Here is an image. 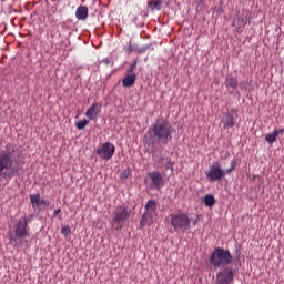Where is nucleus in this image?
I'll return each mask as SVG.
<instances>
[{"instance_id":"423d86ee","label":"nucleus","mask_w":284,"mask_h":284,"mask_svg":"<svg viewBox=\"0 0 284 284\" xmlns=\"http://www.w3.org/2000/svg\"><path fill=\"white\" fill-rule=\"evenodd\" d=\"M30 227H28V217H20L19 221H17L12 226V232L16 236L12 234L9 235L10 243H14L17 239H26L30 236V233H28Z\"/></svg>"},{"instance_id":"4468645a","label":"nucleus","mask_w":284,"mask_h":284,"mask_svg":"<svg viewBox=\"0 0 284 284\" xmlns=\"http://www.w3.org/2000/svg\"><path fill=\"white\" fill-rule=\"evenodd\" d=\"M99 112H101V104L94 102L85 112V116L89 118L90 121H94L97 116H99Z\"/></svg>"},{"instance_id":"39448f33","label":"nucleus","mask_w":284,"mask_h":284,"mask_svg":"<svg viewBox=\"0 0 284 284\" xmlns=\"http://www.w3.org/2000/svg\"><path fill=\"white\" fill-rule=\"evenodd\" d=\"M234 168H236V160L231 161V168L223 170L221 169V164L219 162L214 163L209 172L206 173V179L211 182L214 183L216 181H221L225 174H230Z\"/></svg>"},{"instance_id":"dca6fc26","label":"nucleus","mask_w":284,"mask_h":284,"mask_svg":"<svg viewBox=\"0 0 284 284\" xmlns=\"http://www.w3.org/2000/svg\"><path fill=\"white\" fill-rule=\"evenodd\" d=\"M221 124L224 130H230V128H234L236 125V121H234V116L230 113L223 116Z\"/></svg>"},{"instance_id":"393cba45","label":"nucleus","mask_w":284,"mask_h":284,"mask_svg":"<svg viewBox=\"0 0 284 284\" xmlns=\"http://www.w3.org/2000/svg\"><path fill=\"white\" fill-rule=\"evenodd\" d=\"M54 216H59V214H61V209H57L53 212Z\"/></svg>"},{"instance_id":"4be33fe9","label":"nucleus","mask_w":284,"mask_h":284,"mask_svg":"<svg viewBox=\"0 0 284 284\" xmlns=\"http://www.w3.org/2000/svg\"><path fill=\"white\" fill-rule=\"evenodd\" d=\"M90 123V121L88 120H80L75 123V128L78 130H83L85 128V125H88Z\"/></svg>"},{"instance_id":"6e6552de","label":"nucleus","mask_w":284,"mask_h":284,"mask_svg":"<svg viewBox=\"0 0 284 284\" xmlns=\"http://www.w3.org/2000/svg\"><path fill=\"white\" fill-rule=\"evenodd\" d=\"M132 210L125 205H119L113 212V223H125L130 219Z\"/></svg>"},{"instance_id":"bb28decb","label":"nucleus","mask_w":284,"mask_h":284,"mask_svg":"<svg viewBox=\"0 0 284 284\" xmlns=\"http://www.w3.org/2000/svg\"><path fill=\"white\" fill-rule=\"evenodd\" d=\"M151 154L153 156V161H156V151H151Z\"/></svg>"},{"instance_id":"2eb2a0df","label":"nucleus","mask_w":284,"mask_h":284,"mask_svg":"<svg viewBox=\"0 0 284 284\" xmlns=\"http://www.w3.org/2000/svg\"><path fill=\"white\" fill-rule=\"evenodd\" d=\"M30 203L33 210H41V205H45V200L41 199L40 194L30 195Z\"/></svg>"},{"instance_id":"a878e982","label":"nucleus","mask_w":284,"mask_h":284,"mask_svg":"<svg viewBox=\"0 0 284 284\" xmlns=\"http://www.w3.org/2000/svg\"><path fill=\"white\" fill-rule=\"evenodd\" d=\"M134 68H136V62H133V63L131 64V69L129 70V72H132V70H134Z\"/></svg>"},{"instance_id":"b1692460","label":"nucleus","mask_w":284,"mask_h":284,"mask_svg":"<svg viewBox=\"0 0 284 284\" xmlns=\"http://www.w3.org/2000/svg\"><path fill=\"white\" fill-rule=\"evenodd\" d=\"M130 174H132V172L129 169H126V170L122 171L120 176L122 180H125V179H129Z\"/></svg>"},{"instance_id":"0eeeda50","label":"nucleus","mask_w":284,"mask_h":284,"mask_svg":"<svg viewBox=\"0 0 284 284\" xmlns=\"http://www.w3.org/2000/svg\"><path fill=\"white\" fill-rule=\"evenodd\" d=\"M154 216H156V201L150 200L144 206V213L140 221V225L145 227V225H152L154 223Z\"/></svg>"},{"instance_id":"f03ea898","label":"nucleus","mask_w":284,"mask_h":284,"mask_svg":"<svg viewBox=\"0 0 284 284\" xmlns=\"http://www.w3.org/2000/svg\"><path fill=\"white\" fill-rule=\"evenodd\" d=\"M19 174V169L14 168V148L7 144L6 150L0 151V181L12 179Z\"/></svg>"},{"instance_id":"cd10ccee","label":"nucleus","mask_w":284,"mask_h":284,"mask_svg":"<svg viewBox=\"0 0 284 284\" xmlns=\"http://www.w3.org/2000/svg\"><path fill=\"white\" fill-rule=\"evenodd\" d=\"M275 132H277V135H278V134H283V133H284V128H283V129H280V130H275Z\"/></svg>"},{"instance_id":"5701e85b","label":"nucleus","mask_w":284,"mask_h":284,"mask_svg":"<svg viewBox=\"0 0 284 284\" xmlns=\"http://www.w3.org/2000/svg\"><path fill=\"white\" fill-rule=\"evenodd\" d=\"M61 234L65 237L70 236V226H62Z\"/></svg>"},{"instance_id":"1a4fd4ad","label":"nucleus","mask_w":284,"mask_h":284,"mask_svg":"<svg viewBox=\"0 0 284 284\" xmlns=\"http://www.w3.org/2000/svg\"><path fill=\"white\" fill-rule=\"evenodd\" d=\"M148 181H150L149 185L151 187V190H160L161 187H163V174H161V172L159 171H152L148 174V179L145 180V183H148Z\"/></svg>"},{"instance_id":"9d476101","label":"nucleus","mask_w":284,"mask_h":284,"mask_svg":"<svg viewBox=\"0 0 284 284\" xmlns=\"http://www.w3.org/2000/svg\"><path fill=\"white\" fill-rule=\"evenodd\" d=\"M116 151V148L111 142H106L101 145L97 150V154L100 156V159H103L104 161H110L112 156H114V152Z\"/></svg>"},{"instance_id":"aec40b11","label":"nucleus","mask_w":284,"mask_h":284,"mask_svg":"<svg viewBox=\"0 0 284 284\" xmlns=\"http://www.w3.org/2000/svg\"><path fill=\"white\" fill-rule=\"evenodd\" d=\"M276 139H278V132L275 130L272 133L265 135V141L266 143H270V145L276 143Z\"/></svg>"},{"instance_id":"9b49d317","label":"nucleus","mask_w":284,"mask_h":284,"mask_svg":"<svg viewBox=\"0 0 284 284\" xmlns=\"http://www.w3.org/2000/svg\"><path fill=\"white\" fill-rule=\"evenodd\" d=\"M234 281V272L232 267H225L222 272L217 273L215 284H232Z\"/></svg>"},{"instance_id":"f8f14e48","label":"nucleus","mask_w":284,"mask_h":284,"mask_svg":"<svg viewBox=\"0 0 284 284\" xmlns=\"http://www.w3.org/2000/svg\"><path fill=\"white\" fill-rule=\"evenodd\" d=\"M155 165L156 168H159L160 170H173L174 164H172V160H170V158H165L163 155H160L156 160H155Z\"/></svg>"},{"instance_id":"7ed1b4c3","label":"nucleus","mask_w":284,"mask_h":284,"mask_svg":"<svg viewBox=\"0 0 284 284\" xmlns=\"http://www.w3.org/2000/svg\"><path fill=\"white\" fill-rule=\"evenodd\" d=\"M169 225H171V232H186L190 226L199 223V220H193L187 213L178 212L172 213L166 217Z\"/></svg>"},{"instance_id":"f3484780","label":"nucleus","mask_w":284,"mask_h":284,"mask_svg":"<svg viewBox=\"0 0 284 284\" xmlns=\"http://www.w3.org/2000/svg\"><path fill=\"white\" fill-rule=\"evenodd\" d=\"M88 7L79 6L75 10V19H78V21H85V19H88Z\"/></svg>"},{"instance_id":"ddd939ff","label":"nucleus","mask_w":284,"mask_h":284,"mask_svg":"<svg viewBox=\"0 0 284 284\" xmlns=\"http://www.w3.org/2000/svg\"><path fill=\"white\" fill-rule=\"evenodd\" d=\"M224 85L227 89L229 94H234L239 88V81H236V78L229 75L225 79Z\"/></svg>"},{"instance_id":"20e7f679","label":"nucleus","mask_w":284,"mask_h":284,"mask_svg":"<svg viewBox=\"0 0 284 284\" xmlns=\"http://www.w3.org/2000/svg\"><path fill=\"white\" fill-rule=\"evenodd\" d=\"M210 263L215 267H225L232 263V254L227 250L216 247L211 254Z\"/></svg>"},{"instance_id":"6ab92c4d","label":"nucleus","mask_w":284,"mask_h":284,"mask_svg":"<svg viewBox=\"0 0 284 284\" xmlns=\"http://www.w3.org/2000/svg\"><path fill=\"white\" fill-rule=\"evenodd\" d=\"M163 6V0H149L148 1V8L151 10V12H154V10H161Z\"/></svg>"},{"instance_id":"f257e3e1","label":"nucleus","mask_w":284,"mask_h":284,"mask_svg":"<svg viewBox=\"0 0 284 284\" xmlns=\"http://www.w3.org/2000/svg\"><path fill=\"white\" fill-rule=\"evenodd\" d=\"M149 131L152 139L160 145H168V143H171L174 134V128H172L170 121L163 118L155 120L154 123L151 124Z\"/></svg>"},{"instance_id":"412c9836","label":"nucleus","mask_w":284,"mask_h":284,"mask_svg":"<svg viewBox=\"0 0 284 284\" xmlns=\"http://www.w3.org/2000/svg\"><path fill=\"white\" fill-rule=\"evenodd\" d=\"M214 203H216V200H214V195L212 194H206L204 196V205L206 207H212L214 205Z\"/></svg>"},{"instance_id":"a211bd4d","label":"nucleus","mask_w":284,"mask_h":284,"mask_svg":"<svg viewBox=\"0 0 284 284\" xmlns=\"http://www.w3.org/2000/svg\"><path fill=\"white\" fill-rule=\"evenodd\" d=\"M134 83H136V74L134 73L124 77V79L122 80L123 88H132Z\"/></svg>"}]
</instances>
